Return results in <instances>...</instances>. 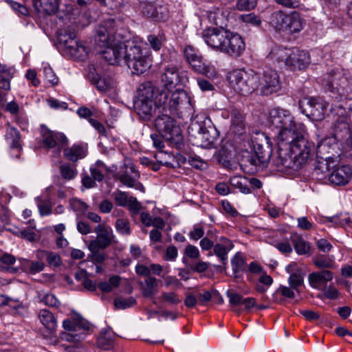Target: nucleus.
<instances>
[{
	"instance_id": "nucleus-1",
	"label": "nucleus",
	"mask_w": 352,
	"mask_h": 352,
	"mask_svg": "<svg viewBox=\"0 0 352 352\" xmlns=\"http://www.w3.org/2000/svg\"><path fill=\"white\" fill-rule=\"evenodd\" d=\"M277 144L275 166L294 170L309 160L314 148V144L304 137L301 124L295 122L289 126L279 129Z\"/></svg>"
},
{
	"instance_id": "nucleus-2",
	"label": "nucleus",
	"mask_w": 352,
	"mask_h": 352,
	"mask_svg": "<svg viewBox=\"0 0 352 352\" xmlns=\"http://www.w3.org/2000/svg\"><path fill=\"white\" fill-rule=\"evenodd\" d=\"M116 21L113 19L104 21L96 29V45L100 48L103 58L109 64L119 65L123 63V44L116 41Z\"/></svg>"
},
{
	"instance_id": "nucleus-3",
	"label": "nucleus",
	"mask_w": 352,
	"mask_h": 352,
	"mask_svg": "<svg viewBox=\"0 0 352 352\" xmlns=\"http://www.w3.org/2000/svg\"><path fill=\"white\" fill-rule=\"evenodd\" d=\"M138 100L134 108L140 118L149 120L157 107H162L167 102L169 93L165 90L155 92V87L151 82H144L138 89Z\"/></svg>"
},
{
	"instance_id": "nucleus-4",
	"label": "nucleus",
	"mask_w": 352,
	"mask_h": 352,
	"mask_svg": "<svg viewBox=\"0 0 352 352\" xmlns=\"http://www.w3.org/2000/svg\"><path fill=\"white\" fill-rule=\"evenodd\" d=\"M123 44V63L126 65L132 72L141 74L151 65L148 50L142 41H127Z\"/></svg>"
},
{
	"instance_id": "nucleus-5",
	"label": "nucleus",
	"mask_w": 352,
	"mask_h": 352,
	"mask_svg": "<svg viewBox=\"0 0 352 352\" xmlns=\"http://www.w3.org/2000/svg\"><path fill=\"white\" fill-rule=\"evenodd\" d=\"M189 134L197 139L199 145L203 148L215 147L219 138V132L212 124L210 118L197 116L188 126Z\"/></svg>"
},
{
	"instance_id": "nucleus-6",
	"label": "nucleus",
	"mask_w": 352,
	"mask_h": 352,
	"mask_svg": "<svg viewBox=\"0 0 352 352\" xmlns=\"http://www.w3.org/2000/svg\"><path fill=\"white\" fill-rule=\"evenodd\" d=\"M322 85L333 98L342 100L352 93V77L340 71H331L323 78Z\"/></svg>"
},
{
	"instance_id": "nucleus-7",
	"label": "nucleus",
	"mask_w": 352,
	"mask_h": 352,
	"mask_svg": "<svg viewBox=\"0 0 352 352\" xmlns=\"http://www.w3.org/2000/svg\"><path fill=\"white\" fill-rule=\"evenodd\" d=\"M230 86L239 94L249 96L256 91L258 77L257 72L250 69H234L228 76Z\"/></svg>"
},
{
	"instance_id": "nucleus-8",
	"label": "nucleus",
	"mask_w": 352,
	"mask_h": 352,
	"mask_svg": "<svg viewBox=\"0 0 352 352\" xmlns=\"http://www.w3.org/2000/svg\"><path fill=\"white\" fill-rule=\"evenodd\" d=\"M270 23L276 31L293 34L300 32L303 29L305 22L298 12L286 13L279 10L271 14Z\"/></svg>"
},
{
	"instance_id": "nucleus-9",
	"label": "nucleus",
	"mask_w": 352,
	"mask_h": 352,
	"mask_svg": "<svg viewBox=\"0 0 352 352\" xmlns=\"http://www.w3.org/2000/svg\"><path fill=\"white\" fill-rule=\"evenodd\" d=\"M58 43L62 49L71 56L80 60L85 59L89 53L88 48L76 40L74 27L67 26L57 32Z\"/></svg>"
},
{
	"instance_id": "nucleus-10",
	"label": "nucleus",
	"mask_w": 352,
	"mask_h": 352,
	"mask_svg": "<svg viewBox=\"0 0 352 352\" xmlns=\"http://www.w3.org/2000/svg\"><path fill=\"white\" fill-rule=\"evenodd\" d=\"M155 126L172 146L177 149H181L184 146L182 129L176 124L172 117L166 114L158 116L155 120Z\"/></svg>"
},
{
	"instance_id": "nucleus-11",
	"label": "nucleus",
	"mask_w": 352,
	"mask_h": 352,
	"mask_svg": "<svg viewBox=\"0 0 352 352\" xmlns=\"http://www.w3.org/2000/svg\"><path fill=\"white\" fill-rule=\"evenodd\" d=\"M278 62H284L287 68L291 71L301 70L310 63V56L305 50H293L290 53L286 49L278 47L272 52Z\"/></svg>"
},
{
	"instance_id": "nucleus-12",
	"label": "nucleus",
	"mask_w": 352,
	"mask_h": 352,
	"mask_svg": "<svg viewBox=\"0 0 352 352\" xmlns=\"http://www.w3.org/2000/svg\"><path fill=\"white\" fill-rule=\"evenodd\" d=\"M169 93L167 102L162 104L164 109H168L173 113H176L179 117H182V113H188V116L193 112L192 100L189 95L182 89L165 90Z\"/></svg>"
},
{
	"instance_id": "nucleus-13",
	"label": "nucleus",
	"mask_w": 352,
	"mask_h": 352,
	"mask_svg": "<svg viewBox=\"0 0 352 352\" xmlns=\"http://www.w3.org/2000/svg\"><path fill=\"white\" fill-rule=\"evenodd\" d=\"M258 83L256 91L261 96H268L276 94L281 89V82L278 72L270 67H265L257 72Z\"/></svg>"
},
{
	"instance_id": "nucleus-14",
	"label": "nucleus",
	"mask_w": 352,
	"mask_h": 352,
	"mask_svg": "<svg viewBox=\"0 0 352 352\" xmlns=\"http://www.w3.org/2000/svg\"><path fill=\"white\" fill-rule=\"evenodd\" d=\"M263 138L261 142H254V156H251L249 160L251 165L262 168L267 166L272 154V144L270 138L264 135Z\"/></svg>"
},
{
	"instance_id": "nucleus-15",
	"label": "nucleus",
	"mask_w": 352,
	"mask_h": 352,
	"mask_svg": "<svg viewBox=\"0 0 352 352\" xmlns=\"http://www.w3.org/2000/svg\"><path fill=\"white\" fill-rule=\"evenodd\" d=\"M116 177L124 185L129 188H134L142 192H145L143 184L138 182L140 177V172L132 163L124 164L116 175Z\"/></svg>"
},
{
	"instance_id": "nucleus-16",
	"label": "nucleus",
	"mask_w": 352,
	"mask_h": 352,
	"mask_svg": "<svg viewBox=\"0 0 352 352\" xmlns=\"http://www.w3.org/2000/svg\"><path fill=\"white\" fill-rule=\"evenodd\" d=\"M41 135L43 148H55L58 154L68 143V139L64 133L52 131L45 125L41 126Z\"/></svg>"
},
{
	"instance_id": "nucleus-17",
	"label": "nucleus",
	"mask_w": 352,
	"mask_h": 352,
	"mask_svg": "<svg viewBox=\"0 0 352 352\" xmlns=\"http://www.w3.org/2000/svg\"><path fill=\"white\" fill-rule=\"evenodd\" d=\"M299 107L303 114L313 120L318 121L324 118L326 105L320 99L305 98L299 101Z\"/></svg>"
},
{
	"instance_id": "nucleus-18",
	"label": "nucleus",
	"mask_w": 352,
	"mask_h": 352,
	"mask_svg": "<svg viewBox=\"0 0 352 352\" xmlns=\"http://www.w3.org/2000/svg\"><path fill=\"white\" fill-rule=\"evenodd\" d=\"M162 81L164 83L162 90L170 91L174 89L178 85H185L188 79L180 75L177 67L168 65L164 69L162 74Z\"/></svg>"
},
{
	"instance_id": "nucleus-19",
	"label": "nucleus",
	"mask_w": 352,
	"mask_h": 352,
	"mask_svg": "<svg viewBox=\"0 0 352 352\" xmlns=\"http://www.w3.org/2000/svg\"><path fill=\"white\" fill-rule=\"evenodd\" d=\"M228 32L223 29L209 28L204 30L203 38L209 47L222 52Z\"/></svg>"
},
{
	"instance_id": "nucleus-20",
	"label": "nucleus",
	"mask_w": 352,
	"mask_h": 352,
	"mask_svg": "<svg viewBox=\"0 0 352 352\" xmlns=\"http://www.w3.org/2000/svg\"><path fill=\"white\" fill-rule=\"evenodd\" d=\"M226 40L227 41H225L222 53L233 57H239L242 54L245 50V45L239 34L229 31Z\"/></svg>"
},
{
	"instance_id": "nucleus-21",
	"label": "nucleus",
	"mask_w": 352,
	"mask_h": 352,
	"mask_svg": "<svg viewBox=\"0 0 352 352\" xmlns=\"http://www.w3.org/2000/svg\"><path fill=\"white\" fill-rule=\"evenodd\" d=\"M97 236L89 245L107 248L113 243L115 236L112 229L102 224H98L94 229Z\"/></svg>"
},
{
	"instance_id": "nucleus-22",
	"label": "nucleus",
	"mask_w": 352,
	"mask_h": 352,
	"mask_svg": "<svg viewBox=\"0 0 352 352\" xmlns=\"http://www.w3.org/2000/svg\"><path fill=\"white\" fill-rule=\"evenodd\" d=\"M270 121L277 129L285 126H289L294 122V118L287 110L280 107H274L270 111Z\"/></svg>"
},
{
	"instance_id": "nucleus-23",
	"label": "nucleus",
	"mask_w": 352,
	"mask_h": 352,
	"mask_svg": "<svg viewBox=\"0 0 352 352\" xmlns=\"http://www.w3.org/2000/svg\"><path fill=\"white\" fill-rule=\"evenodd\" d=\"M352 176V170L349 166L342 165L333 168L328 175L329 182L336 186H344L349 183Z\"/></svg>"
},
{
	"instance_id": "nucleus-24",
	"label": "nucleus",
	"mask_w": 352,
	"mask_h": 352,
	"mask_svg": "<svg viewBox=\"0 0 352 352\" xmlns=\"http://www.w3.org/2000/svg\"><path fill=\"white\" fill-rule=\"evenodd\" d=\"M337 160L333 156L317 157L314 174L318 179H323L329 174V171L337 166Z\"/></svg>"
},
{
	"instance_id": "nucleus-25",
	"label": "nucleus",
	"mask_w": 352,
	"mask_h": 352,
	"mask_svg": "<svg viewBox=\"0 0 352 352\" xmlns=\"http://www.w3.org/2000/svg\"><path fill=\"white\" fill-rule=\"evenodd\" d=\"M333 278L332 272L324 270L310 273L308 276V281L312 288L320 290L327 285L328 282L332 280Z\"/></svg>"
},
{
	"instance_id": "nucleus-26",
	"label": "nucleus",
	"mask_w": 352,
	"mask_h": 352,
	"mask_svg": "<svg viewBox=\"0 0 352 352\" xmlns=\"http://www.w3.org/2000/svg\"><path fill=\"white\" fill-rule=\"evenodd\" d=\"M229 112L231 120L230 130L238 135L243 134L245 131V114L235 107H230Z\"/></svg>"
},
{
	"instance_id": "nucleus-27",
	"label": "nucleus",
	"mask_w": 352,
	"mask_h": 352,
	"mask_svg": "<svg viewBox=\"0 0 352 352\" xmlns=\"http://www.w3.org/2000/svg\"><path fill=\"white\" fill-rule=\"evenodd\" d=\"M234 248L232 242L225 236H221L217 243L214 245L213 254L216 255L220 261L225 264L228 261V254Z\"/></svg>"
},
{
	"instance_id": "nucleus-28",
	"label": "nucleus",
	"mask_w": 352,
	"mask_h": 352,
	"mask_svg": "<svg viewBox=\"0 0 352 352\" xmlns=\"http://www.w3.org/2000/svg\"><path fill=\"white\" fill-rule=\"evenodd\" d=\"M189 65L197 74L204 75L208 78H212L216 76L214 68L208 65L201 55L190 62Z\"/></svg>"
},
{
	"instance_id": "nucleus-29",
	"label": "nucleus",
	"mask_w": 352,
	"mask_h": 352,
	"mask_svg": "<svg viewBox=\"0 0 352 352\" xmlns=\"http://www.w3.org/2000/svg\"><path fill=\"white\" fill-rule=\"evenodd\" d=\"M231 266L234 279L243 277V274L246 271V263L241 252H236L231 258Z\"/></svg>"
},
{
	"instance_id": "nucleus-30",
	"label": "nucleus",
	"mask_w": 352,
	"mask_h": 352,
	"mask_svg": "<svg viewBox=\"0 0 352 352\" xmlns=\"http://www.w3.org/2000/svg\"><path fill=\"white\" fill-rule=\"evenodd\" d=\"M38 318L42 324L50 332L56 330L57 320L53 314L47 309H41L38 313Z\"/></svg>"
},
{
	"instance_id": "nucleus-31",
	"label": "nucleus",
	"mask_w": 352,
	"mask_h": 352,
	"mask_svg": "<svg viewBox=\"0 0 352 352\" xmlns=\"http://www.w3.org/2000/svg\"><path fill=\"white\" fill-rule=\"evenodd\" d=\"M290 240L298 254L304 255L309 252V244L304 240L301 235L297 233L292 234Z\"/></svg>"
},
{
	"instance_id": "nucleus-32",
	"label": "nucleus",
	"mask_w": 352,
	"mask_h": 352,
	"mask_svg": "<svg viewBox=\"0 0 352 352\" xmlns=\"http://www.w3.org/2000/svg\"><path fill=\"white\" fill-rule=\"evenodd\" d=\"M230 183L232 186L238 188L241 192L244 194L251 193L249 178L242 175H234L230 178Z\"/></svg>"
},
{
	"instance_id": "nucleus-33",
	"label": "nucleus",
	"mask_w": 352,
	"mask_h": 352,
	"mask_svg": "<svg viewBox=\"0 0 352 352\" xmlns=\"http://www.w3.org/2000/svg\"><path fill=\"white\" fill-rule=\"evenodd\" d=\"M63 153L68 160L74 162L85 157L86 155L85 148L79 144H74L72 147L65 148Z\"/></svg>"
},
{
	"instance_id": "nucleus-34",
	"label": "nucleus",
	"mask_w": 352,
	"mask_h": 352,
	"mask_svg": "<svg viewBox=\"0 0 352 352\" xmlns=\"http://www.w3.org/2000/svg\"><path fill=\"white\" fill-rule=\"evenodd\" d=\"M34 4L38 11L51 14L57 10L58 0H34Z\"/></svg>"
},
{
	"instance_id": "nucleus-35",
	"label": "nucleus",
	"mask_w": 352,
	"mask_h": 352,
	"mask_svg": "<svg viewBox=\"0 0 352 352\" xmlns=\"http://www.w3.org/2000/svg\"><path fill=\"white\" fill-rule=\"evenodd\" d=\"M5 139L11 148L20 149L21 148L20 132L16 128L7 129Z\"/></svg>"
},
{
	"instance_id": "nucleus-36",
	"label": "nucleus",
	"mask_w": 352,
	"mask_h": 352,
	"mask_svg": "<svg viewBox=\"0 0 352 352\" xmlns=\"http://www.w3.org/2000/svg\"><path fill=\"white\" fill-rule=\"evenodd\" d=\"M142 294L148 298L157 292V279L153 276L146 278L144 283H140Z\"/></svg>"
},
{
	"instance_id": "nucleus-37",
	"label": "nucleus",
	"mask_w": 352,
	"mask_h": 352,
	"mask_svg": "<svg viewBox=\"0 0 352 352\" xmlns=\"http://www.w3.org/2000/svg\"><path fill=\"white\" fill-rule=\"evenodd\" d=\"M294 290L291 287L280 285L273 294L274 301L277 303H282L284 299L281 296L284 298H294L295 297Z\"/></svg>"
},
{
	"instance_id": "nucleus-38",
	"label": "nucleus",
	"mask_w": 352,
	"mask_h": 352,
	"mask_svg": "<svg viewBox=\"0 0 352 352\" xmlns=\"http://www.w3.org/2000/svg\"><path fill=\"white\" fill-rule=\"evenodd\" d=\"M12 78V69L8 68L6 65L0 66V89L9 90Z\"/></svg>"
},
{
	"instance_id": "nucleus-39",
	"label": "nucleus",
	"mask_w": 352,
	"mask_h": 352,
	"mask_svg": "<svg viewBox=\"0 0 352 352\" xmlns=\"http://www.w3.org/2000/svg\"><path fill=\"white\" fill-rule=\"evenodd\" d=\"M314 264L320 269H333L335 261L333 257L319 255L313 260Z\"/></svg>"
},
{
	"instance_id": "nucleus-40",
	"label": "nucleus",
	"mask_w": 352,
	"mask_h": 352,
	"mask_svg": "<svg viewBox=\"0 0 352 352\" xmlns=\"http://www.w3.org/2000/svg\"><path fill=\"white\" fill-rule=\"evenodd\" d=\"M140 8L142 14L147 17L154 18L157 16V8L151 1H141Z\"/></svg>"
},
{
	"instance_id": "nucleus-41",
	"label": "nucleus",
	"mask_w": 352,
	"mask_h": 352,
	"mask_svg": "<svg viewBox=\"0 0 352 352\" xmlns=\"http://www.w3.org/2000/svg\"><path fill=\"white\" fill-rule=\"evenodd\" d=\"M35 201L41 216H47L52 213V205L49 199L36 197Z\"/></svg>"
},
{
	"instance_id": "nucleus-42",
	"label": "nucleus",
	"mask_w": 352,
	"mask_h": 352,
	"mask_svg": "<svg viewBox=\"0 0 352 352\" xmlns=\"http://www.w3.org/2000/svg\"><path fill=\"white\" fill-rule=\"evenodd\" d=\"M147 41L153 50L159 51L165 41V38L163 34L157 35L153 34L148 36Z\"/></svg>"
},
{
	"instance_id": "nucleus-43",
	"label": "nucleus",
	"mask_w": 352,
	"mask_h": 352,
	"mask_svg": "<svg viewBox=\"0 0 352 352\" xmlns=\"http://www.w3.org/2000/svg\"><path fill=\"white\" fill-rule=\"evenodd\" d=\"M88 248L91 253L90 257L93 261L97 263H102L104 261L106 255L100 252L101 250L104 248L90 245H88Z\"/></svg>"
},
{
	"instance_id": "nucleus-44",
	"label": "nucleus",
	"mask_w": 352,
	"mask_h": 352,
	"mask_svg": "<svg viewBox=\"0 0 352 352\" xmlns=\"http://www.w3.org/2000/svg\"><path fill=\"white\" fill-rule=\"evenodd\" d=\"M135 304L136 300L133 297H120L114 299V305L117 309H125L133 307Z\"/></svg>"
},
{
	"instance_id": "nucleus-45",
	"label": "nucleus",
	"mask_w": 352,
	"mask_h": 352,
	"mask_svg": "<svg viewBox=\"0 0 352 352\" xmlns=\"http://www.w3.org/2000/svg\"><path fill=\"white\" fill-rule=\"evenodd\" d=\"M115 226L118 233L122 235H129L131 233L130 223L126 219H118Z\"/></svg>"
},
{
	"instance_id": "nucleus-46",
	"label": "nucleus",
	"mask_w": 352,
	"mask_h": 352,
	"mask_svg": "<svg viewBox=\"0 0 352 352\" xmlns=\"http://www.w3.org/2000/svg\"><path fill=\"white\" fill-rule=\"evenodd\" d=\"M60 170L62 177L66 179H72L77 175L76 168L69 164H62L60 166Z\"/></svg>"
},
{
	"instance_id": "nucleus-47",
	"label": "nucleus",
	"mask_w": 352,
	"mask_h": 352,
	"mask_svg": "<svg viewBox=\"0 0 352 352\" xmlns=\"http://www.w3.org/2000/svg\"><path fill=\"white\" fill-rule=\"evenodd\" d=\"M288 282L289 284V286L295 289L296 291L298 292V287L302 285L304 283V278L303 276L300 272V270H298V272L296 274H292L289 278Z\"/></svg>"
},
{
	"instance_id": "nucleus-48",
	"label": "nucleus",
	"mask_w": 352,
	"mask_h": 352,
	"mask_svg": "<svg viewBox=\"0 0 352 352\" xmlns=\"http://www.w3.org/2000/svg\"><path fill=\"white\" fill-rule=\"evenodd\" d=\"M351 220V217L347 215H336L327 219V222L334 226H346Z\"/></svg>"
},
{
	"instance_id": "nucleus-49",
	"label": "nucleus",
	"mask_w": 352,
	"mask_h": 352,
	"mask_svg": "<svg viewBox=\"0 0 352 352\" xmlns=\"http://www.w3.org/2000/svg\"><path fill=\"white\" fill-rule=\"evenodd\" d=\"M160 299L164 302H167L172 305H177L181 300L175 292H162L160 296Z\"/></svg>"
},
{
	"instance_id": "nucleus-50",
	"label": "nucleus",
	"mask_w": 352,
	"mask_h": 352,
	"mask_svg": "<svg viewBox=\"0 0 352 352\" xmlns=\"http://www.w3.org/2000/svg\"><path fill=\"white\" fill-rule=\"evenodd\" d=\"M98 347L103 350H109L114 345L113 340L107 335H100L97 340Z\"/></svg>"
},
{
	"instance_id": "nucleus-51",
	"label": "nucleus",
	"mask_w": 352,
	"mask_h": 352,
	"mask_svg": "<svg viewBox=\"0 0 352 352\" xmlns=\"http://www.w3.org/2000/svg\"><path fill=\"white\" fill-rule=\"evenodd\" d=\"M183 53L184 58L188 64L201 55L198 50L191 45H186L184 47Z\"/></svg>"
},
{
	"instance_id": "nucleus-52",
	"label": "nucleus",
	"mask_w": 352,
	"mask_h": 352,
	"mask_svg": "<svg viewBox=\"0 0 352 352\" xmlns=\"http://www.w3.org/2000/svg\"><path fill=\"white\" fill-rule=\"evenodd\" d=\"M258 0H237L236 8L240 11H248L254 9Z\"/></svg>"
},
{
	"instance_id": "nucleus-53",
	"label": "nucleus",
	"mask_w": 352,
	"mask_h": 352,
	"mask_svg": "<svg viewBox=\"0 0 352 352\" xmlns=\"http://www.w3.org/2000/svg\"><path fill=\"white\" fill-rule=\"evenodd\" d=\"M331 147L329 145V144L326 141L320 142L316 148V155L317 157H321L324 156H332L330 155L331 153Z\"/></svg>"
},
{
	"instance_id": "nucleus-54",
	"label": "nucleus",
	"mask_w": 352,
	"mask_h": 352,
	"mask_svg": "<svg viewBox=\"0 0 352 352\" xmlns=\"http://www.w3.org/2000/svg\"><path fill=\"white\" fill-rule=\"evenodd\" d=\"M114 199L116 203L120 206L126 207L127 206L128 201L131 198V196L129 195L128 192L118 190L113 194Z\"/></svg>"
},
{
	"instance_id": "nucleus-55",
	"label": "nucleus",
	"mask_w": 352,
	"mask_h": 352,
	"mask_svg": "<svg viewBox=\"0 0 352 352\" xmlns=\"http://www.w3.org/2000/svg\"><path fill=\"white\" fill-rule=\"evenodd\" d=\"M43 74L45 80L51 85L54 86L58 84V78L51 67H45L43 68Z\"/></svg>"
},
{
	"instance_id": "nucleus-56",
	"label": "nucleus",
	"mask_w": 352,
	"mask_h": 352,
	"mask_svg": "<svg viewBox=\"0 0 352 352\" xmlns=\"http://www.w3.org/2000/svg\"><path fill=\"white\" fill-rule=\"evenodd\" d=\"M95 84L98 91L105 92L111 88L112 80L110 78H100Z\"/></svg>"
},
{
	"instance_id": "nucleus-57",
	"label": "nucleus",
	"mask_w": 352,
	"mask_h": 352,
	"mask_svg": "<svg viewBox=\"0 0 352 352\" xmlns=\"http://www.w3.org/2000/svg\"><path fill=\"white\" fill-rule=\"evenodd\" d=\"M197 296L200 304L205 305L212 298H214V296H219V292L217 291H205L203 293H199Z\"/></svg>"
},
{
	"instance_id": "nucleus-58",
	"label": "nucleus",
	"mask_w": 352,
	"mask_h": 352,
	"mask_svg": "<svg viewBox=\"0 0 352 352\" xmlns=\"http://www.w3.org/2000/svg\"><path fill=\"white\" fill-rule=\"evenodd\" d=\"M41 301L47 306L51 307H58L60 305V301L56 297L55 295L52 294H45L41 299Z\"/></svg>"
},
{
	"instance_id": "nucleus-59",
	"label": "nucleus",
	"mask_w": 352,
	"mask_h": 352,
	"mask_svg": "<svg viewBox=\"0 0 352 352\" xmlns=\"http://www.w3.org/2000/svg\"><path fill=\"white\" fill-rule=\"evenodd\" d=\"M178 255L177 249L174 245L168 246L162 258L166 261H174Z\"/></svg>"
},
{
	"instance_id": "nucleus-60",
	"label": "nucleus",
	"mask_w": 352,
	"mask_h": 352,
	"mask_svg": "<svg viewBox=\"0 0 352 352\" xmlns=\"http://www.w3.org/2000/svg\"><path fill=\"white\" fill-rule=\"evenodd\" d=\"M228 298H229V303L232 306H238L241 305L243 296L233 291L228 290L226 293Z\"/></svg>"
},
{
	"instance_id": "nucleus-61",
	"label": "nucleus",
	"mask_w": 352,
	"mask_h": 352,
	"mask_svg": "<svg viewBox=\"0 0 352 352\" xmlns=\"http://www.w3.org/2000/svg\"><path fill=\"white\" fill-rule=\"evenodd\" d=\"M188 162L190 166H192V167H194L197 169L204 170V169L206 168V167H207V163L206 162H204V160H202L198 156L189 157Z\"/></svg>"
},
{
	"instance_id": "nucleus-62",
	"label": "nucleus",
	"mask_w": 352,
	"mask_h": 352,
	"mask_svg": "<svg viewBox=\"0 0 352 352\" xmlns=\"http://www.w3.org/2000/svg\"><path fill=\"white\" fill-rule=\"evenodd\" d=\"M126 207H128L129 210L135 214L139 213L142 208L140 203L135 197L132 196H131Z\"/></svg>"
},
{
	"instance_id": "nucleus-63",
	"label": "nucleus",
	"mask_w": 352,
	"mask_h": 352,
	"mask_svg": "<svg viewBox=\"0 0 352 352\" xmlns=\"http://www.w3.org/2000/svg\"><path fill=\"white\" fill-rule=\"evenodd\" d=\"M197 82L199 89L202 91H210L214 89V85L206 79L198 78Z\"/></svg>"
},
{
	"instance_id": "nucleus-64",
	"label": "nucleus",
	"mask_w": 352,
	"mask_h": 352,
	"mask_svg": "<svg viewBox=\"0 0 352 352\" xmlns=\"http://www.w3.org/2000/svg\"><path fill=\"white\" fill-rule=\"evenodd\" d=\"M185 254L190 258H199L200 256L199 249L192 245L188 244L185 248Z\"/></svg>"
}]
</instances>
